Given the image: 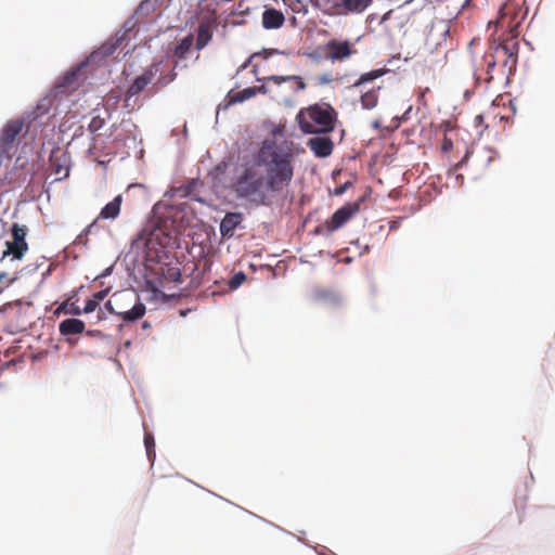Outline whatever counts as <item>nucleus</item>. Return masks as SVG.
<instances>
[{
	"label": "nucleus",
	"instance_id": "1",
	"mask_svg": "<svg viewBox=\"0 0 555 555\" xmlns=\"http://www.w3.org/2000/svg\"><path fill=\"white\" fill-rule=\"evenodd\" d=\"M293 142L279 144L262 141L253 160L242 164L235 172L233 191L256 206H271L294 178Z\"/></svg>",
	"mask_w": 555,
	"mask_h": 555
},
{
	"label": "nucleus",
	"instance_id": "2",
	"mask_svg": "<svg viewBox=\"0 0 555 555\" xmlns=\"http://www.w3.org/2000/svg\"><path fill=\"white\" fill-rule=\"evenodd\" d=\"M337 112L326 103L301 108L296 120L304 133H328L335 129Z\"/></svg>",
	"mask_w": 555,
	"mask_h": 555
},
{
	"label": "nucleus",
	"instance_id": "3",
	"mask_svg": "<svg viewBox=\"0 0 555 555\" xmlns=\"http://www.w3.org/2000/svg\"><path fill=\"white\" fill-rule=\"evenodd\" d=\"M171 243V236L163 231L160 228H155L149 233L143 230L138 234L134 240L137 247L145 249V257L147 260H156L160 258V254Z\"/></svg>",
	"mask_w": 555,
	"mask_h": 555
},
{
	"label": "nucleus",
	"instance_id": "4",
	"mask_svg": "<svg viewBox=\"0 0 555 555\" xmlns=\"http://www.w3.org/2000/svg\"><path fill=\"white\" fill-rule=\"evenodd\" d=\"M373 0H321V10L330 16H346L361 14Z\"/></svg>",
	"mask_w": 555,
	"mask_h": 555
},
{
	"label": "nucleus",
	"instance_id": "5",
	"mask_svg": "<svg viewBox=\"0 0 555 555\" xmlns=\"http://www.w3.org/2000/svg\"><path fill=\"white\" fill-rule=\"evenodd\" d=\"M198 29L196 38V49H203L212 38V28L217 24V12L214 8H204L198 5Z\"/></svg>",
	"mask_w": 555,
	"mask_h": 555
},
{
	"label": "nucleus",
	"instance_id": "6",
	"mask_svg": "<svg viewBox=\"0 0 555 555\" xmlns=\"http://www.w3.org/2000/svg\"><path fill=\"white\" fill-rule=\"evenodd\" d=\"M130 296V294L115 293L109 300L105 304V309L118 317H121L126 322H133L141 319L146 311L145 305L141 301H138L133 307L129 310H118L115 305H117L124 297Z\"/></svg>",
	"mask_w": 555,
	"mask_h": 555
},
{
	"label": "nucleus",
	"instance_id": "7",
	"mask_svg": "<svg viewBox=\"0 0 555 555\" xmlns=\"http://www.w3.org/2000/svg\"><path fill=\"white\" fill-rule=\"evenodd\" d=\"M26 234V228L24 225L14 223L12 227L13 240L11 242H7V249L2 254V258L12 256L13 259L21 260L28 250V245L25 240Z\"/></svg>",
	"mask_w": 555,
	"mask_h": 555
},
{
	"label": "nucleus",
	"instance_id": "8",
	"mask_svg": "<svg viewBox=\"0 0 555 555\" xmlns=\"http://www.w3.org/2000/svg\"><path fill=\"white\" fill-rule=\"evenodd\" d=\"M358 211V203H348L337 209L332 217L325 221L324 227L328 232H334L348 222Z\"/></svg>",
	"mask_w": 555,
	"mask_h": 555
},
{
	"label": "nucleus",
	"instance_id": "9",
	"mask_svg": "<svg viewBox=\"0 0 555 555\" xmlns=\"http://www.w3.org/2000/svg\"><path fill=\"white\" fill-rule=\"evenodd\" d=\"M495 50H502L504 56L500 57L499 64L503 69L511 74L517 64L518 59V41L515 38H509L501 44L494 47Z\"/></svg>",
	"mask_w": 555,
	"mask_h": 555
},
{
	"label": "nucleus",
	"instance_id": "10",
	"mask_svg": "<svg viewBox=\"0 0 555 555\" xmlns=\"http://www.w3.org/2000/svg\"><path fill=\"white\" fill-rule=\"evenodd\" d=\"M325 57L331 61H344L350 57L352 54L357 53V50L353 46L345 40L338 41L336 39L330 40L325 47Z\"/></svg>",
	"mask_w": 555,
	"mask_h": 555
},
{
	"label": "nucleus",
	"instance_id": "11",
	"mask_svg": "<svg viewBox=\"0 0 555 555\" xmlns=\"http://www.w3.org/2000/svg\"><path fill=\"white\" fill-rule=\"evenodd\" d=\"M23 129L24 121L22 119H12L4 125L0 135V149L2 153H9Z\"/></svg>",
	"mask_w": 555,
	"mask_h": 555
},
{
	"label": "nucleus",
	"instance_id": "12",
	"mask_svg": "<svg viewBox=\"0 0 555 555\" xmlns=\"http://www.w3.org/2000/svg\"><path fill=\"white\" fill-rule=\"evenodd\" d=\"M158 72V64L154 63L147 68H145L141 75L137 76L133 82L129 86L125 94V101H129L130 98L138 95L141 93L145 87L152 81L154 76Z\"/></svg>",
	"mask_w": 555,
	"mask_h": 555
},
{
	"label": "nucleus",
	"instance_id": "13",
	"mask_svg": "<svg viewBox=\"0 0 555 555\" xmlns=\"http://www.w3.org/2000/svg\"><path fill=\"white\" fill-rule=\"evenodd\" d=\"M50 169L56 176L57 180H62L69 175V156L60 147L54 149L50 155Z\"/></svg>",
	"mask_w": 555,
	"mask_h": 555
},
{
	"label": "nucleus",
	"instance_id": "14",
	"mask_svg": "<svg viewBox=\"0 0 555 555\" xmlns=\"http://www.w3.org/2000/svg\"><path fill=\"white\" fill-rule=\"evenodd\" d=\"M307 145L318 157H327L332 154L334 143L328 137H314L308 140Z\"/></svg>",
	"mask_w": 555,
	"mask_h": 555
},
{
	"label": "nucleus",
	"instance_id": "15",
	"mask_svg": "<svg viewBox=\"0 0 555 555\" xmlns=\"http://www.w3.org/2000/svg\"><path fill=\"white\" fill-rule=\"evenodd\" d=\"M266 80L268 82H273L276 86H281L283 83L288 85V90L293 93H297L306 89V83L300 76L292 75V76H278L273 75L267 77Z\"/></svg>",
	"mask_w": 555,
	"mask_h": 555
},
{
	"label": "nucleus",
	"instance_id": "16",
	"mask_svg": "<svg viewBox=\"0 0 555 555\" xmlns=\"http://www.w3.org/2000/svg\"><path fill=\"white\" fill-rule=\"evenodd\" d=\"M285 23L282 11L274 8L266 9L262 13L261 24L264 29H279Z\"/></svg>",
	"mask_w": 555,
	"mask_h": 555
},
{
	"label": "nucleus",
	"instance_id": "17",
	"mask_svg": "<svg viewBox=\"0 0 555 555\" xmlns=\"http://www.w3.org/2000/svg\"><path fill=\"white\" fill-rule=\"evenodd\" d=\"M243 220L241 212H228L220 222V233L223 237H231L234 230Z\"/></svg>",
	"mask_w": 555,
	"mask_h": 555
},
{
	"label": "nucleus",
	"instance_id": "18",
	"mask_svg": "<svg viewBox=\"0 0 555 555\" xmlns=\"http://www.w3.org/2000/svg\"><path fill=\"white\" fill-rule=\"evenodd\" d=\"M85 322L79 319H65L59 324L61 335H76L85 332Z\"/></svg>",
	"mask_w": 555,
	"mask_h": 555
},
{
	"label": "nucleus",
	"instance_id": "19",
	"mask_svg": "<svg viewBox=\"0 0 555 555\" xmlns=\"http://www.w3.org/2000/svg\"><path fill=\"white\" fill-rule=\"evenodd\" d=\"M504 56V52L502 50H495L493 48L492 51L486 53L483 55V63L486 65V78L485 80L487 82H490L493 78L492 73L495 68V66L499 64L500 57Z\"/></svg>",
	"mask_w": 555,
	"mask_h": 555
},
{
	"label": "nucleus",
	"instance_id": "20",
	"mask_svg": "<svg viewBox=\"0 0 555 555\" xmlns=\"http://www.w3.org/2000/svg\"><path fill=\"white\" fill-rule=\"evenodd\" d=\"M122 203L121 195H117L109 203H107L100 211L99 218L102 219H116L120 212Z\"/></svg>",
	"mask_w": 555,
	"mask_h": 555
},
{
	"label": "nucleus",
	"instance_id": "21",
	"mask_svg": "<svg viewBox=\"0 0 555 555\" xmlns=\"http://www.w3.org/2000/svg\"><path fill=\"white\" fill-rule=\"evenodd\" d=\"M124 37H125V34L121 35L120 37H116L115 39H112V40L103 43L98 49V51L94 52V55L108 56V55L113 54L116 51V49L119 47V44L121 43V40L124 39Z\"/></svg>",
	"mask_w": 555,
	"mask_h": 555
},
{
	"label": "nucleus",
	"instance_id": "22",
	"mask_svg": "<svg viewBox=\"0 0 555 555\" xmlns=\"http://www.w3.org/2000/svg\"><path fill=\"white\" fill-rule=\"evenodd\" d=\"M387 69L385 68H379V69H374V70H371L369 73H364L362 74L359 79L352 85L353 88H359L361 86H363L364 83L366 82H371L382 76H384L386 74Z\"/></svg>",
	"mask_w": 555,
	"mask_h": 555
},
{
	"label": "nucleus",
	"instance_id": "23",
	"mask_svg": "<svg viewBox=\"0 0 555 555\" xmlns=\"http://www.w3.org/2000/svg\"><path fill=\"white\" fill-rule=\"evenodd\" d=\"M193 46V36L189 35L184 37L176 47L173 55L179 60L184 59Z\"/></svg>",
	"mask_w": 555,
	"mask_h": 555
},
{
	"label": "nucleus",
	"instance_id": "24",
	"mask_svg": "<svg viewBox=\"0 0 555 555\" xmlns=\"http://www.w3.org/2000/svg\"><path fill=\"white\" fill-rule=\"evenodd\" d=\"M255 94H256V88H251V87L246 88V89L235 92V93H229L228 104L231 105V104H235V103H241V102L254 96Z\"/></svg>",
	"mask_w": 555,
	"mask_h": 555
},
{
	"label": "nucleus",
	"instance_id": "25",
	"mask_svg": "<svg viewBox=\"0 0 555 555\" xmlns=\"http://www.w3.org/2000/svg\"><path fill=\"white\" fill-rule=\"evenodd\" d=\"M378 90H379V88L378 89H372V90H369V91L364 92L361 95L360 101H361V104H362L363 108L372 109V108H374L377 105V102H378V93H377V91Z\"/></svg>",
	"mask_w": 555,
	"mask_h": 555
},
{
	"label": "nucleus",
	"instance_id": "26",
	"mask_svg": "<svg viewBox=\"0 0 555 555\" xmlns=\"http://www.w3.org/2000/svg\"><path fill=\"white\" fill-rule=\"evenodd\" d=\"M79 75H80L79 70H73V72L67 73L63 77V82L61 86L67 90H74L76 88L75 85L78 80Z\"/></svg>",
	"mask_w": 555,
	"mask_h": 555
},
{
	"label": "nucleus",
	"instance_id": "27",
	"mask_svg": "<svg viewBox=\"0 0 555 555\" xmlns=\"http://www.w3.org/2000/svg\"><path fill=\"white\" fill-rule=\"evenodd\" d=\"M144 446L146 449V454H147L149 461L151 463H153L155 460V441H154V437L151 433H145Z\"/></svg>",
	"mask_w": 555,
	"mask_h": 555
},
{
	"label": "nucleus",
	"instance_id": "28",
	"mask_svg": "<svg viewBox=\"0 0 555 555\" xmlns=\"http://www.w3.org/2000/svg\"><path fill=\"white\" fill-rule=\"evenodd\" d=\"M59 309L64 313L73 315H80L82 313L81 308L76 302H72L69 299L63 302Z\"/></svg>",
	"mask_w": 555,
	"mask_h": 555
},
{
	"label": "nucleus",
	"instance_id": "29",
	"mask_svg": "<svg viewBox=\"0 0 555 555\" xmlns=\"http://www.w3.org/2000/svg\"><path fill=\"white\" fill-rule=\"evenodd\" d=\"M166 280L175 283L181 282V272L178 267H168L166 271H163Z\"/></svg>",
	"mask_w": 555,
	"mask_h": 555
},
{
	"label": "nucleus",
	"instance_id": "30",
	"mask_svg": "<svg viewBox=\"0 0 555 555\" xmlns=\"http://www.w3.org/2000/svg\"><path fill=\"white\" fill-rule=\"evenodd\" d=\"M246 280V275L244 272L240 271L235 273L230 280H229V287L230 289H236L240 287Z\"/></svg>",
	"mask_w": 555,
	"mask_h": 555
},
{
	"label": "nucleus",
	"instance_id": "31",
	"mask_svg": "<svg viewBox=\"0 0 555 555\" xmlns=\"http://www.w3.org/2000/svg\"><path fill=\"white\" fill-rule=\"evenodd\" d=\"M105 122V118L93 116L89 122L88 129L90 132H96L104 127Z\"/></svg>",
	"mask_w": 555,
	"mask_h": 555
},
{
	"label": "nucleus",
	"instance_id": "32",
	"mask_svg": "<svg viewBox=\"0 0 555 555\" xmlns=\"http://www.w3.org/2000/svg\"><path fill=\"white\" fill-rule=\"evenodd\" d=\"M283 2L296 13L301 12L306 8L302 0H283Z\"/></svg>",
	"mask_w": 555,
	"mask_h": 555
},
{
	"label": "nucleus",
	"instance_id": "33",
	"mask_svg": "<svg viewBox=\"0 0 555 555\" xmlns=\"http://www.w3.org/2000/svg\"><path fill=\"white\" fill-rule=\"evenodd\" d=\"M177 74L172 70L168 75L160 77L157 80V85L159 87L167 86L168 83L172 82L176 79Z\"/></svg>",
	"mask_w": 555,
	"mask_h": 555
},
{
	"label": "nucleus",
	"instance_id": "34",
	"mask_svg": "<svg viewBox=\"0 0 555 555\" xmlns=\"http://www.w3.org/2000/svg\"><path fill=\"white\" fill-rule=\"evenodd\" d=\"M98 306L99 304H96V301L93 300L91 297L90 299L87 300L85 308L81 309L82 313H91L98 308Z\"/></svg>",
	"mask_w": 555,
	"mask_h": 555
},
{
	"label": "nucleus",
	"instance_id": "35",
	"mask_svg": "<svg viewBox=\"0 0 555 555\" xmlns=\"http://www.w3.org/2000/svg\"><path fill=\"white\" fill-rule=\"evenodd\" d=\"M320 297L324 300H328V302H332L334 305H339L340 302V298L334 294L322 293L320 294Z\"/></svg>",
	"mask_w": 555,
	"mask_h": 555
},
{
	"label": "nucleus",
	"instance_id": "36",
	"mask_svg": "<svg viewBox=\"0 0 555 555\" xmlns=\"http://www.w3.org/2000/svg\"><path fill=\"white\" fill-rule=\"evenodd\" d=\"M108 292H109L108 288L96 292L92 295V299L95 300L96 304H99L101 300H103L107 296Z\"/></svg>",
	"mask_w": 555,
	"mask_h": 555
},
{
	"label": "nucleus",
	"instance_id": "37",
	"mask_svg": "<svg viewBox=\"0 0 555 555\" xmlns=\"http://www.w3.org/2000/svg\"><path fill=\"white\" fill-rule=\"evenodd\" d=\"M87 335L88 336H91V337H98V338H102L103 337V333L99 330H90L87 332Z\"/></svg>",
	"mask_w": 555,
	"mask_h": 555
},
{
	"label": "nucleus",
	"instance_id": "38",
	"mask_svg": "<svg viewBox=\"0 0 555 555\" xmlns=\"http://www.w3.org/2000/svg\"><path fill=\"white\" fill-rule=\"evenodd\" d=\"M451 147H452V141L448 138H444L443 143H442V150L448 152L449 150H451Z\"/></svg>",
	"mask_w": 555,
	"mask_h": 555
},
{
	"label": "nucleus",
	"instance_id": "39",
	"mask_svg": "<svg viewBox=\"0 0 555 555\" xmlns=\"http://www.w3.org/2000/svg\"><path fill=\"white\" fill-rule=\"evenodd\" d=\"M255 88H256V93L257 92H260V93H267L268 92V86L267 85H262V86L255 87Z\"/></svg>",
	"mask_w": 555,
	"mask_h": 555
},
{
	"label": "nucleus",
	"instance_id": "40",
	"mask_svg": "<svg viewBox=\"0 0 555 555\" xmlns=\"http://www.w3.org/2000/svg\"><path fill=\"white\" fill-rule=\"evenodd\" d=\"M15 305H20V302H15V304H13V302H8V304H5V305H3V306H2L1 310H2V311H8V309L13 308V306H15Z\"/></svg>",
	"mask_w": 555,
	"mask_h": 555
},
{
	"label": "nucleus",
	"instance_id": "41",
	"mask_svg": "<svg viewBox=\"0 0 555 555\" xmlns=\"http://www.w3.org/2000/svg\"><path fill=\"white\" fill-rule=\"evenodd\" d=\"M257 55H258V54H257V53H255V54H253L251 56H249V57L247 59V61L243 64L242 68H243V69H245V68L250 64L251 60H253L255 56H257Z\"/></svg>",
	"mask_w": 555,
	"mask_h": 555
},
{
	"label": "nucleus",
	"instance_id": "42",
	"mask_svg": "<svg viewBox=\"0 0 555 555\" xmlns=\"http://www.w3.org/2000/svg\"><path fill=\"white\" fill-rule=\"evenodd\" d=\"M345 189H346V185H344V186H340V188L336 189L335 194H336V195H340V194H343V193H344V191H345Z\"/></svg>",
	"mask_w": 555,
	"mask_h": 555
},
{
	"label": "nucleus",
	"instance_id": "43",
	"mask_svg": "<svg viewBox=\"0 0 555 555\" xmlns=\"http://www.w3.org/2000/svg\"><path fill=\"white\" fill-rule=\"evenodd\" d=\"M476 120H477L478 122H480V124H481V122H482V120H483L482 115H478V116H476Z\"/></svg>",
	"mask_w": 555,
	"mask_h": 555
},
{
	"label": "nucleus",
	"instance_id": "44",
	"mask_svg": "<svg viewBox=\"0 0 555 555\" xmlns=\"http://www.w3.org/2000/svg\"><path fill=\"white\" fill-rule=\"evenodd\" d=\"M103 319H104V314H103L102 311H100L99 314H98V320L101 321Z\"/></svg>",
	"mask_w": 555,
	"mask_h": 555
},
{
	"label": "nucleus",
	"instance_id": "45",
	"mask_svg": "<svg viewBox=\"0 0 555 555\" xmlns=\"http://www.w3.org/2000/svg\"><path fill=\"white\" fill-rule=\"evenodd\" d=\"M272 53H273V51H272V52H268V51H266V50L263 51V54H264V57H266V59H267V57H269V55H271Z\"/></svg>",
	"mask_w": 555,
	"mask_h": 555
},
{
	"label": "nucleus",
	"instance_id": "46",
	"mask_svg": "<svg viewBox=\"0 0 555 555\" xmlns=\"http://www.w3.org/2000/svg\"><path fill=\"white\" fill-rule=\"evenodd\" d=\"M5 276H7V274H5V273H0V282H1V281H4V278H5Z\"/></svg>",
	"mask_w": 555,
	"mask_h": 555
},
{
	"label": "nucleus",
	"instance_id": "47",
	"mask_svg": "<svg viewBox=\"0 0 555 555\" xmlns=\"http://www.w3.org/2000/svg\"><path fill=\"white\" fill-rule=\"evenodd\" d=\"M5 276H7V274H5V273H0V282H1V281H4V278H5Z\"/></svg>",
	"mask_w": 555,
	"mask_h": 555
},
{
	"label": "nucleus",
	"instance_id": "48",
	"mask_svg": "<svg viewBox=\"0 0 555 555\" xmlns=\"http://www.w3.org/2000/svg\"><path fill=\"white\" fill-rule=\"evenodd\" d=\"M427 91H429V88H426V91L422 93V96H425V94H427Z\"/></svg>",
	"mask_w": 555,
	"mask_h": 555
},
{
	"label": "nucleus",
	"instance_id": "49",
	"mask_svg": "<svg viewBox=\"0 0 555 555\" xmlns=\"http://www.w3.org/2000/svg\"><path fill=\"white\" fill-rule=\"evenodd\" d=\"M427 91H429V88H426V91L422 93V96H425V94H427Z\"/></svg>",
	"mask_w": 555,
	"mask_h": 555
},
{
	"label": "nucleus",
	"instance_id": "50",
	"mask_svg": "<svg viewBox=\"0 0 555 555\" xmlns=\"http://www.w3.org/2000/svg\"><path fill=\"white\" fill-rule=\"evenodd\" d=\"M427 91H429V88H426V91L422 93V96H425V94H427Z\"/></svg>",
	"mask_w": 555,
	"mask_h": 555
},
{
	"label": "nucleus",
	"instance_id": "51",
	"mask_svg": "<svg viewBox=\"0 0 555 555\" xmlns=\"http://www.w3.org/2000/svg\"><path fill=\"white\" fill-rule=\"evenodd\" d=\"M492 158H493L492 155H489L488 163H490L492 160Z\"/></svg>",
	"mask_w": 555,
	"mask_h": 555
},
{
	"label": "nucleus",
	"instance_id": "52",
	"mask_svg": "<svg viewBox=\"0 0 555 555\" xmlns=\"http://www.w3.org/2000/svg\"><path fill=\"white\" fill-rule=\"evenodd\" d=\"M147 326H149V323L144 322L143 327H147Z\"/></svg>",
	"mask_w": 555,
	"mask_h": 555
}]
</instances>
